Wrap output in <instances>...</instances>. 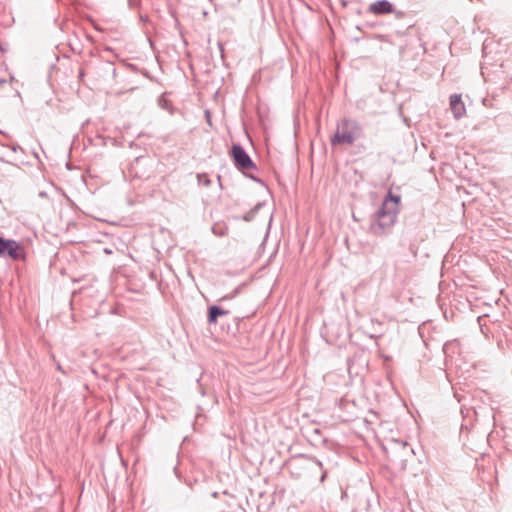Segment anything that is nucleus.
Returning a JSON list of instances; mask_svg holds the SVG:
<instances>
[{"mask_svg":"<svg viewBox=\"0 0 512 512\" xmlns=\"http://www.w3.org/2000/svg\"><path fill=\"white\" fill-rule=\"evenodd\" d=\"M399 209L390 207L387 200H384L376 213V220L371 224V230L376 235L386 233L396 222Z\"/></svg>","mask_w":512,"mask_h":512,"instance_id":"nucleus-1","label":"nucleus"},{"mask_svg":"<svg viewBox=\"0 0 512 512\" xmlns=\"http://www.w3.org/2000/svg\"><path fill=\"white\" fill-rule=\"evenodd\" d=\"M321 335L328 343L341 345L350 336L348 322H323Z\"/></svg>","mask_w":512,"mask_h":512,"instance_id":"nucleus-2","label":"nucleus"},{"mask_svg":"<svg viewBox=\"0 0 512 512\" xmlns=\"http://www.w3.org/2000/svg\"><path fill=\"white\" fill-rule=\"evenodd\" d=\"M0 256L9 257L17 261L25 259L26 253L17 241L0 236Z\"/></svg>","mask_w":512,"mask_h":512,"instance_id":"nucleus-3","label":"nucleus"},{"mask_svg":"<svg viewBox=\"0 0 512 512\" xmlns=\"http://www.w3.org/2000/svg\"><path fill=\"white\" fill-rule=\"evenodd\" d=\"M231 152L235 166L239 170L244 172L256 169L255 163L240 144H233Z\"/></svg>","mask_w":512,"mask_h":512,"instance_id":"nucleus-4","label":"nucleus"},{"mask_svg":"<svg viewBox=\"0 0 512 512\" xmlns=\"http://www.w3.org/2000/svg\"><path fill=\"white\" fill-rule=\"evenodd\" d=\"M292 465L297 467H310L314 465L321 471L320 482H324L327 477V470L324 468L322 461L315 456L299 454L294 457Z\"/></svg>","mask_w":512,"mask_h":512,"instance_id":"nucleus-5","label":"nucleus"},{"mask_svg":"<svg viewBox=\"0 0 512 512\" xmlns=\"http://www.w3.org/2000/svg\"><path fill=\"white\" fill-rule=\"evenodd\" d=\"M450 108L456 119H460L465 114L466 109L460 94L450 96Z\"/></svg>","mask_w":512,"mask_h":512,"instance_id":"nucleus-6","label":"nucleus"},{"mask_svg":"<svg viewBox=\"0 0 512 512\" xmlns=\"http://www.w3.org/2000/svg\"><path fill=\"white\" fill-rule=\"evenodd\" d=\"M369 11L376 15H384L393 12V5L388 0H378L370 4Z\"/></svg>","mask_w":512,"mask_h":512,"instance_id":"nucleus-7","label":"nucleus"},{"mask_svg":"<svg viewBox=\"0 0 512 512\" xmlns=\"http://www.w3.org/2000/svg\"><path fill=\"white\" fill-rule=\"evenodd\" d=\"M413 449L409 446L407 442L397 441L395 442V447L393 451V457L399 458L401 461H406V457L410 454H413Z\"/></svg>","mask_w":512,"mask_h":512,"instance_id":"nucleus-8","label":"nucleus"},{"mask_svg":"<svg viewBox=\"0 0 512 512\" xmlns=\"http://www.w3.org/2000/svg\"><path fill=\"white\" fill-rule=\"evenodd\" d=\"M355 140H356V138L351 132H349V131L340 132L339 130H337L335 132L334 136L331 138V144L336 145V144L345 143V144L352 145L355 142Z\"/></svg>","mask_w":512,"mask_h":512,"instance_id":"nucleus-9","label":"nucleus"},{"mask_svg":"<svg viewBox=\"0 0 512 512\" xmlns=\"http://www.w3.org/2000/svg\"><path fill=\"white\" fill-rule=\"evenodd\" d=\"M228 314V310H224L223 308L217 305H212L208 308L207 320H217L218 317L227 316Z\"/></svg>","mask_w":512,"mask_h":512,"instance_id":"nucleus-10","label":"nucleus"},{"mask_svg":"<svg viewBox=\"0 0 512 512\" xmlns=\"http://www.w3.org/2000/svg\"><path fill=\"white\" fill-rule=\"evenodd\" d=\"M263 206L262 203H257L249 212H247L244 216H243V220L246 221V222H250L254 219L255 215L257 214V212L260 210V208Z\"/></svg>","mask_w":512,"mask_h":512,"instance_id":"nucleus-11","label":"nucleus"},{"mask_svg":"<svg viewBox=\"0 0 512 512\" xmlns=\"http://www.w3.org/2000/svg\"><path fill=\"white\" fill-rule=\"evenodd\" d=\"M158 105L160 108L164 109V110H169L171 111V102L166 98V94H162L159 98H158Z\"/></svg>","mask_w":512,"mask_h":512,"instance_id":"nucleus-12","label":"nucleus"},{"mask_svg":"<svg viewBox=\"0 0 512 512\" xmlns=\"http://www.w3.org/2000/svg\"><path fill=\"white\" fill-rule=\"evenodd\" d=\"M385 200H387L389 202L390 207H395L396 209H399L398 208V205L400 202L399 195H395V194H392L391 192H389L387 197L385 198Z\"/></svg>","mask_w":512,"mask_h":512,"instance_id":"nucleus-13","label":"nucleus"},{"mask_svg":"<svg viewBox=\"0 0 512 512\" xmlns=\"http://www.w3.org/2000/svg\"><path fill=\"white\" fill-rule=\"evenodd\" d=\"M197 178H198L199 184H201V185L208 187L211 184V181L206 174H198Z\"/></svg>","mask_w":512,"mask_h":512,"instance_id":"nucleus-14","label":"nucleus"},{"mask_svg":"<svg viewBox=\"0 0 512 512\" xmlns=\"http://www.w3.org/2000/svg\"><path fill=\"white\" fill-rule=\"evenodd\" d=\"M455 343H456V341H448V342H446L444 344V346H443L444 353L447 354L448 351L454 347Z\"/></svg>","mask_w":512,"mask_h":512,"instance_id":"nucleus-15","label":"nucleus"},{"mask_svg":"<svg viewBox=\"0 0 512 512\" xmlns=\"http://www.w3.org/2000/svg\"><path fill=\"white\" fill-rule=\"evenodd\" d=\"M478 324H479V327H480L481 332H482L486 337H488V328H487L486 322L482 323L481 321H478Z\"/></svg>","mask_w":512,"mask_h":512,"instance_id":"nucleus-16","label":"nucleus"},{"mask_svg":"<svg viewBox=\"0 0 512 512\" xmlns=\"http://www.w3.org/2000/svg\"><path fill=\"white\" fill-rule=\"evenodd\" d=\"M348 125H352L354 127L357 125V123L355 121H351V120H343V126H348Z\"/></svg>","mask_w":512,"mask_h":512,"instance_id":"nucleus-17","label":"nucleus"},{"mask_svg":"<svg viewBox=\"0 0 512 512\" xmlns=\"http://www.w3.org/2000/svg\"><path fill=\"white\" fill-rule=\"evenodd\" d=\"M427 322H422V324L418 327L419 333L422 334V331L424 329V326Z\"/></svg>","mask_w":512,"mask_h":512,"instance_id":"nucleus-18","label":"nucleus"},{"mask_svg":"<svg viewBox=\"0 0 512 512\" xmlns=\"http://www.w3.org/2000/svg\"><path fill=\"white\" fill-rule=\"evenodd\" d=\"M83 77H84V71H83V70H81V71L79 72V78H80V79H82Z\"/></svg>","mask_w":512,"mask_h":512,"instance_id":"nucleus-19","label":"nucleus"},{"mask_svg":"<svg viewBox=\"0 0 512 512\" xmlns=\"http://www.w3.org/2000/svg\"><path fill=\"white\" fill-rule=\"evenodd\" d=\"M219 322H216V321H213V322H209L210 325H213L214 327H216V325L218 324Z\"/></svg>","mask_w":512,"mask_h":512,"instance_id":"nucleus-20","label":"nucleus"},{"mask_svg":"<svg viewBox=\"0 0 512 512\" xmlns=\"http://www.w3.org/2000/svg\"><path fill=\"white\" fill-rule=\"evenodd\" d=\"M369 337H370V338H375V337H376V334H369Z\"/></svg>","mask_w":512,"mask_h":512,"instance_id":"nucleus-21","label":"nucleus"},{"mask_svg":"<svg viewBox=\"0 0 512 512\" xmlns=\"http://www.w3.org/2000/svg\"><path fill=\"white\" fill-rule=\"evenodd\" d=\"M206 116H207V118H209V117H210V116H209V112H208V111H206ZM208 121L210 122V119H208Z\"/></svg>","mask_w":512,"mask_h":512,"instance_id":"nucleus-22","label":"nucleus"},{"mask_svg":"<svg viewBox=\"0 0 512 512\" xmlns=\"http://www.w3.org/2000/svg\"><path fill=\"white\" fill-rule=\"evenodd\" d=\"M476 320H477V321L482 320V316H478V317L476 318Z\"/></svg>","mask_w":512,"mask_h":512,"instance_id":"nucleus-23","label":"nucleus"},{"mask_svg":"<svg viewBox=\"0 0 512 512\" xmlns=\"http://www.w3.org/2000/svg\"><path fill=\"white\" fill-rule=\"evenodd\" d=\"M315 434H318L319 433V429H315Z\"/></svg>","mask_w":512,"mask_h":512,"instance_id":"nucleus-24","label":"nucleus"}]
</instances>
